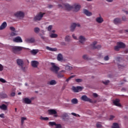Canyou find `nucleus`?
<instances>
[{"mask_svg": "<svg viewBox=\"0 0 128 128\" xmlns=\"http://www.w3.org/2000/svg\"><path fill=\"white\" fill-rule=\"evenodd\" d=\"M13 42H22V40L20 37L17 36L13 39Z\"/></svg>", "mask_w": 128, "mask_h": 128, "instance_id": "15", "label": "nucleus"}, {"mask_svg": "<svg viewBox=\"0 0 128 128\" xmlns=\"http://www.w3.org/2000/svg\"><path fill=\"white\" fill-rule=\"evenodd\" d=\"M66 70H72V67L70 66H66Z\"/></svg>", "mask_w": 128, "mask_h": 128, "instance_id": "42", "label": "nucleus"}, {"mask_svg": "<svg viewBox=\"0 0 128 128\" xmlns=\"http://www.w3.org/2000/svg\"><path fill=\"white\" fill-rule=\"evenodd\" d=\"M49 124L50 126H56V122H49Z\"/></svg>", "mask_w": 128, "mask_h": 128, "instance_id": "39", "label": "nucleus"}, {"mask_svg": "<svg viewBox=\"0 0 128 128\" xmlns=\"http://www.w3.org/2000/svg\"><path fill=\"white\" fill-rule=\"evenodd\" d=\"M49 84L50 86H54L55 84H56V81L55 80H51Z\"/></svg>", "mask_w": 128, "mask_h": 128, "instance_id": "32", "label": "nucleus"}, {"mask_svg": "<svg viewBox=\"0 0 128 128\" xmlns=\"http://www.w3.org/2000/svg\"><path fill=\"white\" fill-rule=\"evenodd\" d=\"M4 70V66L0 64V72Z\"/></svg>", "mask_w": 128, "mask_h": 128, "instance_id": "56", "label": "nucleus"}, {"mask_svg": "<svg viewBox=\"0 0 128 128\" xmlns=\"http://www.w3.org/2000/svg\"><path fill=\"white\" fill-rule=\"evenodd\" d=\"M76 82H82V80L80 79V78H78V79L76 80Z\"/></svg>", "mask_w": 128, "mask_h": 128, "instance_id": "48", "label": "nucleus"}, {"mask_svg": "<svg viewBox=\"0 0 128 128\" xmlns=\"http://www.w3.org/2000/svg\"><path fill=\"white\" fill-rule=\"evenodd\" d=\"M112 128H120V126L118 125V124L114 122L113 123Z\"/></svg>", "mask_w": 128, "mask_h": 128, "instance_id": "33", "label": "nucleus"}, {"mask_svg": "<svg viewBox=\"0 0 128 128\" xmlns=\"http://www.w3.org/2000/svg\"><path fill=\"white\" fill-rule=\"evenodd\" d=\"M76 26H78V28H80V24L78 23V24H76V23H73L71 24V26H70V30L71 32H74V30H76Z\"/></svg>", "mask_w": 128, "mask_h": 128, "instance_id": "12", "label": "nucleus"}, {"mask_svg": "<svg viewBox=\"0 0 128 128\" xmlns=\"http://www.w3.org/2000/svg\"><path fill=\"white\" fill-rule=\"evenodd\" d=\"M49 114H56L58 112L54 110H48Z\"/></svg>", "mask_w": 128, "mask_h": 128, "instance_id": "26", "label": "nucleus"}, {"mask_svg": "<svg viewBox=\"0 0 128 128\" xmlns=\"http://www.w3.org/2000/svg\"><path fill=\"white\" fill-rule=\"evenodd\" d=\"M72 38H74V40H76V37L74 36V34H73L72 35Z\"/></svg>", "mask_w": 128, "mask_h": 128, "instance_id": "60", "label": "nucleus"}, {"mask_svg": "<svg viewBox=\"0 0 128 128\" xmlns=\"http://www.w3.org/2000/svg\"><path fill=\"white\" fill-rule=\"evenodd\" d=\"M52 5H49L48 6V8H52Z\"/></svg>", "mask_w": 128, "mask_h": 128, "instance_id": "63", "label": "nucleus"}, {"mask_svg": "<svg viewBox=\"0 0 128 128\" xmlns=\"http://www.w3.org/2000/svg\"><path fill=\"white\" fill-rule=\"evenodd\" d=\"M63 77H64V75L62 74H60V73L58 74V78H63Z\"/></svg>", "mask_w": 128, "mask_h": 128, "instance_id": "44", "label": "nucleus"}, {"mask_svg": "<svg viewBox=\"0 0 128 128\" xmlns=\"http://www.w3.org/2000/svg\"><path fill=\"white\" fill-rule=\"evenodd\" d=\"M96 128H102V124H100V122H98L96 124Z\"/></svg>", "mask_w": 128, "mask_h": 128, "instance_id": "43", "label": "nucleus"}, {"mask_svg": "<svg viewBox=\"0 0 128 128\" xmlns=\"http://www.w3.org/2000/svg\"><path fill=\"white\" fill-rule=\"evenodd\" d=\"M124 52H125L126 54H128V49L124 51Z\"/></svg>", "mask_w": 128, "mask_h": 128, "instance_id": "64", "label": "nucleus"}, {"mask_svg": "<svg viewBox=\"0 0 128 128\" xmlns=\"http://www.w3.org/2000/svg\"><path fill=\"white\" fill-rule=\"evenodd\" d=\"M16 64L18 66L19 68L23 70V72H26V68H28V66L24 64V60L22 59H17L16 60Z\"/></svg>", "mask_w": 128, "mask_h": 128, "instance_id": "1", "label": "nucleus"}, {"mask_svg": "<svg viewBox=\"0 0 128 128\" xmlns=\"http://www.w3.org/2000/svg\"><path fill=\"white\" fill-rule=\"evenodd\" d=\"M72 90L74 92H82V87L78 86H74L72 87Z\"/></svg>", "mask_w": 128, "mask_h": 128, "instance_id": "10", "label": "nucleus"}, {"mask_svg": "<svg viewBox=\"0 0 128 128\" xmlns=\"http://www.w3.org/2000/svg\"><path fill=\"white\" fill-rule=\"evenodd\" d=\"M8 24H6V22H4L0 26V30H4V28H6Z\"/></svg>", "mask_w": 128, "mask_h": 128, "instance_id": "17", "label": "nucleus"}, {"mask_svg": "<svg viewBox=\"0 0 128 128\" xmlns=\"http://www.w3.org/2000/svg\"><path fill=\"white\" fill-rule=\"evenodd\" d=\"M61 118L64 122H68V120H70V116H68V114L66 113H64L62 114Z\"/></svg>", "mask_w": 128, "mask_h": 128, "instance_id": "9", "label": "nucleus"}, {"mask_svg": "<svg viewBox=\"0 0 128 128\" xmlns=\"http://www.w3.org/2000/svg\"><path fill=\"white\" fill-rule=\"evenodd\" d=\"M70 36H66L65 38V40L66 42H70Z\"/></svg>", "mask_w": 128, "mask_h": 128, "instance_id": "46", "label": "nucleus"}, {"mask_svg": "<svg viewBox=\"0 0 128 128\" xmlns=\"http://www.w3.org/2000/svg\"><path fill=\"white\" fill-rule=\"evenodd\" d=\"M58 6L59 8H65L66 10H70L72 8H74V6L68 4H58Z\"/></svg>", "mask_w": 128, "mask_h": 128, "instance_id": "3", "label": "nucleus"}, {"mask_svg": "<svg viewBox=\"0 0 128 128\" xmlns=\"http://www.w3.org/2000/svg\"><path fill=\"white\" fill-rule=\"evenodd\" d=\"M84 14L87 16H92V12H90L86 10H84Z\"/></svg>", "mask_w": 128, "mask_h": 128, "instance_id": "21", "label": "nucleus"}, {"mask_svg": "<svg viewBox=\"0 0 128 128\" xmlns=\"http://www.w3.org/2000/svg\"><path fill=\"white\" fill-rule=\"evenodd\" d=\"M102 82L103 84H106V86L108 84H110V80H108L105 82Z\"/></svg>", "mask_w": 128, "mask_h": 128, "instance_id": "49", "label": "nucleus"}, {"mask_svg": "<svg viewBox=\"0 0 128 128\" xmlns=\"http://www.w3.org/2000/svg\"><path fill=\"white\" fill-rule=\"evenodd\" d=\"M26 42H30L32 44V42H36V40H34V38H27L26 40Z\"/></svg>", "mask_w": 128, "mask_h": 128, "instance_id": "24", "label": "nucleus"}, {"mask_svg": "<svg viewBox=\"0 0 128 128\" xmlns=\"http://www.w3.org/2000/svg\"><path fill=\"white\" fill-rule=\"evenodd\" d=\"M23 101L24 104H32V100L27 98H23Z\"/></svg>", "mask_w": 128, "mask_h": 128, "instance_id": "16", "label": "nucleus"}, {"mask_svg": "<svg viewBox=\"0 0 128 128\" xmlns=\"http://www.w3.org/2000/svg\"><path fill=\"white\" fill-rule=\"evenodd\" d=\"M86 40L85 36H79V42L80 44H84V42Z\"/></svg>", "mask_w": 128, "mask_h": 128, "instance_id": "14", "label": "nucleus"}, {"mask_svg": "<svg viewBox=\"0 0 128 128\" xmlns=\"http://www.w3.org/2000/svg\"><path fill=\"white\" fill-rule=\"evenodd\" d=\"M114 116L112 115L110 116V120H114Z\"/></svg>", "mask_w": 128, "mask_h": 128, "instance_id": "54", "label": "nucleus"}, {"mask_svg": "<svg viewBox=\"0 0 128 128\" xmlns=\"http://www.w3.org/2000/svg\"><path fill=\"white\" fill-rule=\"evenodd\" d=\"M116 60L117 62H120V60H122V58L118 57L116 58Z\"/></svg>", "mask_w": 128, "mask_h": 128, "instance_id": "55", "label": "nucleus"}, {"mask_svg": "<svg viewBox=\"0 0 128 128\" xmlns=\"http://www.w3.org/2000/svg\"><path fill=\"white\" fill-rule=\"evenodd\" d=\"M40 36L41 38L44 40H46V37H44V36H42V34H40Z\"/></svg>", "mask_w": 128, "mask_h": 128, "instance_id": "53", "label": "nucleus"}, {"mask_svg": "<svg viewBox=\"0 0 128 128\" xmlns=\"http://www.w3.org/2000/svg\"><path fill=\"white\" fill-rule=\"evenodd\" d=\"M55 126L56 128H62V125L60 124H56Z\"/></svg>", "mask_w": 128, "mask_h": 128, "instance_id": "51", "label": "nucleus"}, {"mask_svg": "<svg viewBox=\"0 0 128 128\" xmlns=\"http://www.w3.org/2000/svg\"><path fill=\"white\" fill-rule=\"evenodd\" d=\"M32 66L33 68H38V61L33 60L31 62Z\"/></svg>", "mask_w": 128, "mask_h": 128, "instance_id": "20", "label": "nucleus"}, {"mask_svg": "<svg viewBox=\"0 0 128 128\" xmlns=\"http://www.w3.org/2000/svg\"><path fill=\"white\" fill-rule=\"evenodd\" d=\"M46 13H42V12H40L38 14H37L36 16L34 17V20L35 22H36V20H40L42 18H44V16Z\"/></svg>", "mask_w": 128, "mask_h": 128, "instance_id": "4", "label": "nucleus"}, {"mask_svg": "<svg viewBox=\"0 0 128 128\" xmlns=\"http://www.w3.org/2000/svg\"><path fill=\"white\" fill-rule=\"evenodd\" d=\"M122 20H126V16H123L122 17Z\"/></svg>", "mask_w": 128, "mask_h": 128, "instance_id": "62", "label": "nucleus"}, {"mask_svg": "<svg viewBox=\"0 0 128 128\" xmlns=\"http://www.w3.org/2000/svg\"><path fill=\"white\" fill-rule=\"evenodd\" d=\"M120 46H118V45H117L114 47V50H116V52H118V50H120Z\"/></svg>", "mask_w": 128, "mask_h": 128, "instance_id": "45", "label": "nucleus"}, {"mask_svg": "<svg viewBox=\"0 0 128 128\" xmlns=\"http://www.w3.org/2000/svg\"><path fill=\"white\" fill-rule=\"evenodd\" d=\"M96 44H98V42H93L92 44L90 45L92 48L93 50H100V48H102V46L98 45L97 46H96Z\"/></svg>", "mask_w": 128, "mask_h": 128, "instance_id": "5", "label": "nucleus"}, {"mask_svg": "<svg viewBox=\"0 0 128 128\" xmlns=\"http://www.w3.org/2000/svg\"><path fill=\"white\" fill-rule=\"evenodd\" d=\"M114 22L115 24H118L122 22V20H120V18H116L114 20Z\"/></svg>", "mask_w": 128, "mask_h": 128, "instance_id": "19", "label": "nucleus"}, {"mask_svg": "<svg viewBox=\"0 0 128 128\" xmlns=\"http://www.w3.org/2000/svg\"><path fill=\"white\" fill-rule=\"evenodd\" d=\"M14 16L16 18H22L24 17V12L22 11H18L14 14Z\"/></svg>", "mask_w": 128, "mask_h": 128, "instance_id": "8", "label": "nucleus"}, {"mask_svg": "<svg viewBox=\"0 0 128 128\" xmlns=\"http://www.w3.org/2000/svg\"><path fill=\"white\" fill-rule=\"evenodd\" d=\"M113 103L114 104V106H122L120 104V100L118 99H116L114 102Z\"/></svg>", "mask_w": 128, "mask_h": 128, "instance_id": "18", "label": "nucleus"}, {"mask_svg": "<svg viewBox=\"0 0 128 128\" xmlns=\"http://www.w3.org/2000/svg\"><path fill=\"white\" fill-rule=\"evenodd\" d=\"M118 66L119 70H122L123 68H124V66L122 65V64H120V63L118 64Z\"/></svg>", "mask_w": 128, "mask_h": 128, "instance_id": "34", "label": "nucleus"}, {"mask_svg": "<svg viewBox=\"0 0 128 128\" xmlns=\"http://www.w3.org/2000/svg\"><path fill=\"white\" fill-rule=\"evenodd\" d=\"M57 60L59 61L62 60V55L60 54H58L57 56Z\"/></svg>", "mask_w": 128, "mask_h": 128, "instance_id": "31", "label": "nucleus"}, {"mask_svg": "<svg viewBox=\"0 0 128 128\" xmlns=\"http://www.w3.org/2000/svg\"><path fill=\"white\" fill-rule=\"evenodd\" d=\"M40 30L38 27L34 28V32L36 34H38V32H40Z\"/></svg>", "mask_w": 128, "mask_h": 128, "instance_id": "36", "label": "nucleus"}, {"mask_svg": "<svg viewBox=\"0 0 128 128\" xmlns=\"http://www.w3.org/2000/svg\"><path fill=\"white\" fill-rule=\"evenodd\" d=\"M74 76H74V75H72L70 77H69L68 78H67L66 80V82H68L69 80H72V78H74Z\"/></svg>", "mask_w": 128, "mask_h": 128, "instance_id": "41", "label": "nucleus"}, {"mask_svg": "<svg viewBox=\"0 0 128 128\" xmlns=\"http://www.w3.org/2000/svg\"><path fill=\"white\" fill-rule=\"evenodd\" d=\"M72 116H76V113L72 112Z\"/></svg>", "mask_w": 128, "mask_h": 128, "instance_id": "61", "label": "nucleus"}, {"mask_svg": "<svg viewBox=\"0 0 128 128\" xmlns=\"http://www.w3.org/2000/svg\"><path fill=\"white\" fill-rule=\"evenodd\" d=\"M32 54H33V56H36L38 52V50H32L30 52Z\"/></svg>", "mask_w": 128, "mask_h": 128, "instance_id": "28", "label": "nucleus"}, {"mask_svg": "<svg viewBox=\"0 0 128 128\" xmlns=\"http://www.w3.org/2000/svg\"><path fill=\"white\" fill-rule=\"evenodd\" d=\"M96 22H98V24H102V22H104V18L102 17L100 14H99V17H97L96 18Z\"/></svg>", "mask_w": 128, "mask_h": 128, "instance_id": "13", "label": "nucleus"}, {"mask_svg": "<svg viewBox=\"0 0 128 128\" xmlns=\"http://www.w3.org/2000/svg\"><path fill=\"white\" fill-rule=\"evenodd\" d=\"M46 50H50V52H56L58 50L56 48H52L48 46H46Z\"/></svg>", "mask_w": 128, "mask_h": 128, "instance_id": "22", "label": "nucleus"}, {"mask_svg": "<svg viewBox=\"0 0 128 128\" xmlns=\"http://www.w3.org/2000/svg\"><path fill=\"white\" fill-rule=\"evenodd\" d=\"M16 96V93L13 92L11 94V96Z\"/></svg>", "mask_w": 128, "mask_h": 128, "instance_id": "59", "label": "nucleus"}, {"mask_svg": "<svg viewBox=\"0 0 128 128\" xmlns=\"http://www.w3.org/2000/svg\"><path fill=\"white\" fill-rule=\"evenodd\" d=\"M40 120H48V118L42 117V116H40Z\"/></svg>", "mask_w": 128, "mask_h": 128, "instance_id": "37", "label": "nucleus"}, {"mask_svg": "<svg viewBox=\"0 0 128 128\" xmlns=\"http://www.w3.org/2000/svg\"><path fill=\"white\" fill-rule=\"evenodd\" d=\"M82 58L86 60H88V56L86 54H84L82 56Z\"/></svg>", "mask_w": 128, "mask_h": 128, "instance_id": "38", "label": "nucleus"}, {"mask_svg": "<svg viewBox=\"0 0 128 128\" xmlns=\"http://www.w3.org/2000/svg\"><path fill=\"white\" fill-rule=\"evenodd\" d=\"M0 118H4V114H0Z\"/></svg>", "mask_w": 128, "mask_h": 128, "instance_id": "57", "label": "nucleus"}, {"mask_svg": "<svg viewBox=\"0 0 128 128\" xmlns=\"http://www.w3.org/2000/svg\"><path fill=\"white\" fill-rule=\"evenodd\" d=\"M50 38H58V34H52L50 35Z\"/></svg>", "mask_w": 128, "mask_h": 128, "instance_id": "35", "label": "nucleus"}, {"mask_svg": "<svg viewBox=\"0 0 128 128\" xmlns=\"http://www.w3.org/2000/svg\"><path fill=\"white\" fill-rule=\"evenodd\" d=\"M110 60V58H108V56H106L104 57V60Z\"/></svg>", "mask_w": 128, "mask_h": 128, "instance_id": "52", "label": "nucleus"}, {"mask_svg": "<svg viewBox=\"0 0 128 128\" xmlns=\"http://www.w3.org/2000/svg\"><path fill=\"white\" fill-rule=\"evenodd\" d=\"M71 102L73 104H76L78 102V99L76 98H73L71 100Z\"/></svg>", "mask_w": 128, "mask_h": 128, "instance_id": "30", "label": "nucleus"}, {"mask_svg": "<svg viewBox=\"0 0 128 128\" xmlns=\"http://www.w3.org/2000/svg\"><path fill=\"white\" fill-rule=\"evenodd\" d=\"M10 30H12V32L10 34V36H18V34H16V32H18V31L16 30V28L13 26H10Z\"/></svg>", "mask_w": 128, "mask_h": 128, "instance_id": "6", "label": "nucleus"}, {"mask_svg": "<svg viewBox=\"0 0 128 128\" xmlns=\"http://www.w3.org/2000/svg\"><path fill=\"white\" fill-rule=\"evenodd\" d=\"M74 12H78L79 10H80V5L76 4L74 6Z\"/></svg>", "mask_w": 128, "mask_h": 128, "instance_id": "25", "label": "nucleus"}, {"mask_svg": "<svg viewBox=\"0 0 128 128\" xmlns=\"http://www.w3.org/2000/svg\"><path fill=\"white\" fill-rule=\"evenodd\" d=\"M22 47L15 46L12 48V51L14 52V54H18V52L22 50Z\"/></svg>", "mask_w": 128, "mask_h": 128, "instance_id": "7", "label": "nucleus"}, {"mask_svg": "<svg viewBox=\"0 0 128 128\" xmlns=\"http://www.w3.org/2000/svg\"><path fill=\"white\" fill-rule=\"evenodd\" d=\"M93 96H94V98H98V94L96 93L93 94Z\"/></svg>", "mask_w": 128, "mask_h": 128, "instance_id": "58", "label": "nucleus"}, {"mask_svg": "<svg viewBox=\"0 0 128 128\" xmlns=\"http://www.w3.org/2000/svg\"><path fill=\"white\" fill-rule=\"evenodd\" d=\"M0 108L3 110H8V106L4 104H2L0 106Z\"/></svg>", "mask_w": 128, "mask_h": 128, "instance_id": "27", "label": "nucleus"}, {"mask_svg": "<svg viewBox=\"0 0 128 128\" xmlns=\"http://www.w3.org/2000/svg\"><path fill=\"white\" fill-rule=\"evenodd\" d=\"M117 45L119 47H120V48H126V44L122 43V42H117Z\"/></svg>", "mask_w": 128, "mask_h": 128, "instance_id": "23", "label": "nucleus"}, {"mask_svg": "<svg viewBox=\"0 0 128 128\" xmlns=\"http://www.w3.org/2000/svg\"><path fill=\"white\" fill-rule=\"evenodd\" d=\"M51 65L52 67L50 68V70L55 74H58V70H60V68L56 66V64L53 62L51 63Z\"/></svg>", "mask_w": 128, "mask_h": 128, "instance_id": "2", "label": "nucleus"}, {"mask_svg": "<svg viewBox=\"0 0 128 128\" xmlns=\"http://www.w3.org/2000/svg\"><path fill=\"white\" fill-rule=\"evenodd\" d=\"M52 26H49L48 28V32H50V30H52Z\"/></svg>", "mask_w": 128, "mask_h": 128, "instance_id": "50", "label": "nucleus"}, {"mask_svg": "<svg viewBox=\"0 0 128 128\" xmlns=\"http://www.w3.org/2000/svg\"><path fill=\"white\" fill-rule=\"evenodd\" d=\"M82 100L84 102H92V99L88 98V96L86 95H83L81 97Z\"/></svg>", "mask_w": 128, "mask_h": 128, "instance_id": "11", "label": "nucleus"}, {"mask_svg": "<svg viewBox=\"0 0 128 128\" xmlns=\"http://www.w3.org/2000/svg\"><path fill=\"white\" fill-rule=\"evenodd\" d=\"M0 82H2L3 84L6 82V80H4V79L2 78H0Z\"/></svg>", "mask_w": 128, "mask_h": 128, "instance_id": "47", "label": "nucleus"}, {"mask_svg": "<svg viewBox=\"0 0 128 128\" xmlns=\"http://www.w3.org/2000/svg\"><path fill=\"white\" fill-rule=\"evenodd\" d=\"M0 97L2 98H8V95L4 93H0Z\"/></svg>", "mask_w": 128, "mask_h": 128, "instance_id": "29", "label": "nucleus"}, {"mask_svg": "<svg viewBox=\"0 0 128 128\" xmlns=\"http://www.w3.org/2000/svg\"><path fill=\"white\" fill-rule=\"evenodd\" d=\"M26 120V118L22 117L21 118V124H24V120Z\"/></svg>", "mask_w": 128, "mask_h": 128, "instance_id": "40", "label": "nucleus"}]
</instances>
